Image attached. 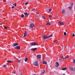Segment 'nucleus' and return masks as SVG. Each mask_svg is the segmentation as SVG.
<instances>
[{"mask_svg": "<svg viewBox=\"0 0 75 75\" xmlns=\"http://www.w3.org/2000/svg\"><path fill=\"white\" fill-rule=\"evenodd\" d=\"M73 63H74V64H75V59L73 60Z\"/></svg>", "mask_w": 75, "mask_h": 75, "instance_id": "f704fd0d", "label": "nucleus"}, {"mask_svg": "<svg viewBox=\"0 0 75 75\" xmlns=\"http://www.w3.org/2000/svg\"><path fill=\"white\" fill-rule=\"evenodd\" d=\"M44 17H42V18H44Z\"/></svg>", "mask_w": 75, "mask_h": 75, "instance_id": "de8ad7c7", "label": "nucleus"}, {"mask_svg": "<svg viewBox=\"0 0 75 75\" xmlns=\"http://www.w3.org/2000/svg\"><path fill=\"white\" fill-rule=\"evenodd\" d=\"M27 31H25L24 34V36H23V38H25V37L26 36H27Z\"/></svg>", "mask_w": 75, "mask_h": 75, "instance_id": "0eeeda50", "label": "nucleus"}, {"mask_svg": "<svg viewBox=\"0 0 75 75\" xmlns=\"http://www.w3.org/2000/svg\"><path fill=\"white\" fill-rule=\"evenodd\" d=\"M34 26V25L33 23H30V28H33Z\"/></svg>", "mask_w": 75, "mask_h": 75, "instance_id": "20e7f679", "label": "nucleus"}, {"mask_svg": "<svg viewBox=\"0 0 75 75\" xmlns=\"http://www.w3.org/2000/svg\"><path fill=\"white\" fill-rule=\"evenodd\" d=\"M6 62H8V63H11V62H13V61H11L10 60H7L6 61Z\"/></svg>", "mask_w": 75, "mask_h": 75, "instance_id": "2eb2a0df", "label": "nucleus"}, {"mask_svg": "<svg viewBox=\"0 0 75 75\" xmlns=\"http://www.w3.org/2000/svg\"><path fill=\"white\" fill-rule=\"evenodd\" d=\"M13 73L14 74H16V71H14V73Z\"/></svg>", "mask_w": 75, "mask_h": 75, "instance_id": "37998d69", "label": "nucleus"}, {"mask_svg": "<svg viewBox=\"0 0 75 75\" xmlns=\"http://www.w3.org/2000/svg\"><path fill=\"white\" fill-rule=\"evenodd\" d=\"M15 5L14 4H13V6H16V3H15Z\"/></svg>", "mask_w": 75, "mask_h": 75, "instance_id": "c9c22d12", "label": "nucleus"}, {"mask_svg": "<svg viewBox=\"0 0 75 75\" xmlns=\"http://www.w3.org/2000/svg\"><path fill=\"white\" fill-rule=\"evenodd\" d=\"M14 8V6H12V8Z\"/></svg>", "mask_w": 75, "mask_h": 75, "instance_id": "ea45409f", "label": "nucleus"}, {"mask_svg": "<svg viewBox=\"0 0 75 75\" xmlns=\"http://www.w3.org/2000/svg\"><path fill=\"white\" fill-rule=\"evenodd\" d=\"M37 45H38V44L35 42H32L30 44V45L32 46Z\"/></svg>", "mask_w": 75, "mask_h": 75, "instance_id": "f257e3e1", "label": "nucleus"}, {"mask_svg": "<svg viewBox=\"0 0 75 75\" xmlns=\"http://www.w3.org/2000/svg\"><path fill=\"white\" fill-rule=\"evenodd\" d=\"M4 28H5V29H7V27H4Z\"/></svg>", "mask_w": 75, "mask_h": 75, "instance_id": "58836bf2", "label": "nucleus"}, {"mask_svg": "<svg viewBox=\"0 0 75 75\" xmlns=\"http://www.w3.org/2000/svg\"><path fill=\"white\" fill-rule=\"evenodd\" d=\"M51 11H52V9L50 8L49 9V11H50V12H51Z\"/></svg>", "mask_w": 75, "mask_h": 75, "instance_id": "2f4dec72", "label": "nucleus"}, {"mask_svg": "<svg viewBox=\"0 0 75 75\" xmlns=\"http://www.w3.org/2000/svg\"><path fill=\"white\" fill-rule=\"evenodd\" d=\"M49 17L50 18H51V17H52V16L51 15H49Z\"/></svg>", "mask_w": 75, "mask_h": 75, "instance_id": "4be33fe9", "label": "nucleus"}, {"mask_svg": "<svg viewBox=\"0 0 75 75\" xmlns=\"http://www.w3.org/2000/svg\"><path fill=\"white\" fill-rule=\"evenodd\" d=\"M27 58H26L25 59V62H27Z\"/></svg>", "mask_w": 75, "mask_h": 75, "instance_id": "bb28decb", "label": "nucleus"}, {"mask_svg": "<svg viewBox=\"0 0 75 75\" xmlns=\"http://www.w3.org/2000/svg\"><path fill=\"white\" fill-rule=\"evenodd\" d=\"M20 46H16L14 47L15 50H20Z\"/></svg>", "mask_w": 75, "mask_h": 75, "instance_id": "423d86ee", "label": "nucleus"}, {"mask_svg": "<svg viewBox=\"0 0 75 75\" xmlns=\"http://www.w3.org/2000/svg\"><path fill=\"white\" fill-rule=\"evenodd\" d=\"M14 74V73L13 72L12 73V74Z\"/></svg>", "mask_w": 75, "mask_h": 75, "instance_id": "09e8293b", "label": "nucleus"}, {"mask_svg": "<svg viewBox=\"0 0 75 75\" xmlns=\"http://www.w3.org/2000/svg\"><path fill=\"white\" fill-rule=\"evenodd\" d=\"M28 4V2H26L25 4V5H27Z\"/></svg>", "mask_w": 75, "mask_h": 75, "instance_id": "7c9ffc66", "label": "nucleus"}, {"mask_svg": "<svg viewBox=\"0 0 75 75\" xmlns=\"http://www.w3.org/2000/svg\"><path fill=\"white\" fill-rule=\"evenodd\" d=\"M36 57L38 59H41V54H38L36 56Z\"/></svg>", "mask_w": 75, "mask_h": 75, "instance_id": "7ed1b4c3", "label": "nucleus"}, {"mask_svg": "<svg viewBox=\"0 0 75 75\" xmlns=\"http://www.w3.org/2000/svg\"><path fill=\"white\" fill-rule=\"evenodd\" d=\"M56 64L55 65V67L56 68H57L58 67H59V63L58 62H56Z\"/></svg>", "mask_w": 75, "mask_h": 75, "instance_id": "6e6552de", "label": "nucleus"}, {"mask_svg": "<svg viewBox=\"0 0 75 75\" xmlns=\"http://www.w3.org/2000/svg\"><path fill=\"white\" fill-rule=\"evenodd\" d=\"M3 67H7V65L6 64L4 65Z\"/></svg>", "mask_w": 75, "mask_h": 75, "instance_id": "cd10ccee", "label": "nucleus"}, {"mask_svg": "<svg viewBox=\"0 0 75 75\" xmlns=\"http://www.w3.org/2000/svg\"><path fill=\"white\" fill-rule=\"evenodd\" d=\"M59 23L60 24V25H64V23L63 22L61 21H59Z\"/></svg>", "mask_w": 75, "mask_h": 75, "instance_id": "9b49d317", "label": "nucleus"}, {"mask_svg": "<svg viewBox=\"0 0 75 75\" xmlns=\"http://www.w3.org/2000/svg\"><path fill=\"white\" fill-rule=\"evenodd\" d=\"M72 36H73V37H75V34H74V33H73V34Z\"/></svg>", "mask_w": 75, "mask_h": 75, "instance_id": "e433bc0d", "label": "nucleus"}, {"mask_svg": "<svg viewBox=\"0 0 75 75\" xmlns=\"http://www.w3.org/2000/svg\"><path fill=\"white\" fill-rule=\"evenodd\" d=\"M67 58H68V57H67V56H66L64 58H63V59H65Z\"/></svg>", "mask_w": 75, "mask_h": 75, "instance_id": "aec40b11", "label": "nucleus"}, {"mask_svg": "<svg viewBox=\"0 0 75 75\" xmlns=\"http://www.w3.org/2000/svg\"><path fill=\"white\" fill-rule=\"evenodd\" d=\"M43 64H47V62L45 61H43Z\"/></svg>", "mask_w": 75, "mask_h": 75, "instance_id": "f3484780", "label": "nucleus"}, {"mask_svg": "<svg viewBox=\"0 0 75 75\" xmlns=\"http://www.w3.org/2000/svg\"><path fill=\"white\" fill-rule=\"evenodd\" d=\"M74 4V2H72L71 3V7H72V6H73Z\"/></svg>", "mask_w": 75, "mask_h": 75, "instance_id": "473e14b6", "label": "nucleus"}, {"mask_svg": "<svg viewBox=\"0 0 75 75\" xmlns=\"http://www.w3.org/2000/svg\"><path fill=\"white\" fill-rule=\"evenodd\" d=\"M74 72H75V67H74Z\"/></svg>", "mask_w": 75, "mask_h": 75, "instance_id": "79ce46f5", "label": "nucleus"}, {"mask_svg": "<svg viewBox=\"0 0 75 75\" xmlns=\"http://www.w3.org/2000/svg\"><path fill=\"white\" fill-rule=\"evenodd\" d=\"M48 36L47 35H44L43 36V39L44 40H46L47 38H48Z\"/></svg>", "mask_w": 75, "mask_h": 75, "instance_id": "39448f33", "label": "nucleus"}, {"mask_svg": "<svg viewBox=\"0 0 75 75\" xmlns=\"http://www.w3.org/2000/svg\"><path fill=\"white\" fill-rule=\"evenodd\" d=\"M60 59H63V56H62L61 57H60Z\"/></svg>", "mask_w": 75, "mask_h": 75, "instance_id": "c756f323", "label": "nucleus"}, {"mask_svg": "<svg viewBox=\"0 0 75 75\" xmlns=\"http://www.w3.org/2000/svg\"><path fill=\"white\" fill-rule=\"evenodd\" d=\"M69 69L71 71H74V69L72 67H70L69 68Z\"/></svg>", "mask_w": 75, "mask_h": 75, "instance_id": "dca6fc26", "label": "nucleus"}, {"mask_svg": "<svg viewBox=\"0 0 75 75\" xmlns=\"http://www.w3.org/2000/svg\"><path fill=\"white\" fill-rule=\"evenodd\" d=\"M43 19H45V18L44 17L43 18Z\"/></svg>", "mask_w": 75, "mask_h": 75, "instance_id": "c03bdc74", "label": "nucleus"}, {"mask_svg": "<svg viewBox=\"0 0 75 75\" xmlns=\"http://www.w3.org/2000/svg\"><path fill=\"white\" fill-rule=\"evenodd\" d=\"M57 40H54L53 41V43H54V42H57Z\"/></svg>", "mask_w": 75, "mask_h": 75, "instance_id": "a878e982", "label": "nucleus"}, {"mask_svg": "<svg viewBox=\"0 0 75 75\" xmlns=\"http://www.w3.org/2000/svg\"><path fill=\"white\" fill-rule=\"evenodd\" d=\"M64 35H67V33L66 32H64Z\"/></svg>", "mask_w": 75, "mask_h": 75, "instance_id": "5701e85b", "label": "nucleus"}, {"mask_svg": "<svg viewBox=\"0 0 75 75\" xmlns=\"http://www.w3.org/2000/svg\"><path fill=\"white\" fill-rule=\"evenodd\" d=\"M45 70L43 69L42 70H41V74H43L44 72H45Z\"/></svg>", "mask_w": 75, "mask_h": 75, "instance_id": "1a4fd4ad", "label": "nucleus"}, {"mask_svg": "<svg viewBox=\"0 0 75 75\" xmlns=\"http://www.w3.org/2000/svg\"><path fill=\"white\" fill-rule=\"evenodd\" d=\"M2 23H0V25H2Z\"/></svg>", "mask_w": 75, "mask_h": 75, "instance_id": "49530a36", "label": "nucleus"}, {"mask_svg": "<svg viewBox=\"0 0 75 75\" xmlns=\"http://www.w3.org/2000/svg\"><path fill=\"white\" fill-rule=\"evenodd\" d=\"M9 8H10V7H9Z\"/></svg>", "mask_w": 75, "mask_h": 75, "instance_id": "3c124183", "label": "nucleus"}, {"mask_svg": "<svg viewBox=\"0 0 75 75\" xmlns=\"http://www.w3.org/2000/svg\"><path fill=\"white\" fill-rule=\"evenodd\" d=\"M18 45V44L17 43H14L13 44V47H15V46H17Z\"/></svg>", "mask_w": 75, "mask_h": 75, "instance_id": "f8f14e48", "label": "nucleus"}, {"mask_svg": "<svg viewBox=\"0 0 75 75\" xmlns=\"http://www.w3.org/2000/svg\"><path fill=\"white\" fill-rule=\"evenodd\" d=\"M37 48H35L31 49V50L32 51H35V50H37Z\"/></svg>", "mask_w": 75, "mask_h": 75, "instance_id": "ddd939ff", "label": "nucleus"}, {"mask_svg": "<svg viewBox=\"0 0 75 75\" xmlns=\"http://www.w3.org/2000/svg\"><path fill=\"white\" fill-rule=\"evenodd\" d=\"M52 37V35H50L48 36V38H50V37Z\"/></svg>", "mask_w": 75, "mask_h": 75, "instance_id": "b1692460", "label": "nucleus"}, {"mask_svg": "<svg viewBox=\"0 0 75 75\" xmlns=\"http://www.w3.org/2000/svg\"><path fill=\"white\" fill-rule=\"evenodd\" d=\"M24 14L25 15V16H25L26 17H27L28 16V15H29V14H28V13H24Z\"/></svg>", "mask_w": 75, "mask_h": 75, "instance_id": "9d476101", "label": "nucleus"}, {"mask_svg": "<svg viewBox=\"0 0 75 75\" xmlns=\"http://www.w3.org/2000/svg\"><path fill=\"white\" fill-rule=\"evenodd\" d=\"M67 69V67H65L63 69H61L62 70H63V71H65Z\"/></svg>", "mask_w": 75, "mask_h": 75, "instance_id": "a211bd4d", "label": "nucleus"}, {"mask_svg": "<svg viewBox=\"0 0 75 75\" xmlns=\"http://www.w3.org/2000/svg\"><path fill=\"white\" fill-rule=\"evenodd\" d=\"M22 73H21L20 74V75H22Z\"/></svg>", "mask_w": 75, "mask_h": 75, "instance_id": "a18cd8bd", "label": "nucleus"}, {"mask_svg": "<svg viewBox=\"0 0 75 75\" xmlns=\"http://www.w3.org/2000/svg\"><path fill=\"white\" fill-rule=\"evenodd\" d=\"M33 65H34V66H38V62L36 61L34 62L33 64Z\"/></svg>", "mask_w": 75, "mask_h": 75, "instance_id": "f03ea898", "label": "nucleus"}, {"mask_svg": "<svg viewBox=\"0 0 75 75\" xmlns=\"http://www.w3.org/2000/svg\"><path fill=\"white\" fill-rule=\"evenodd\" d=\"M63 75H65V74H63Z\"/></svg>", "mask_w": 75, "mask_h": 75, "instance_id": "8fccbe9b", "label": "nucleus"}, {"mask_svg": "<svg viewBox=\"0 0 75 75\" xmlns=\"http://www.w3.org/2000/svg\"><path fill=\"white\" fill-rule=\"evenodd\" d=\"M65 10L64 9H63L62 10V13H63V14H65Z\"/></svg>", "mask_w": 75, "mask_h": 75, "instance_id": "4468645a", "label": "nucleus"}, {"mask_svg": "<svg viewBox=\"0 0 75 75\" xmlns=\"http://www.w3.org/2000/svg\"><path fill=\"white\" fill-rule=\"evenodd\" d=\"M51 23H47L46 24V25H51Z\"/></svg>", "mask_w": 75, "mask_h": 75, "instance_id": "6ab92c4d", "label": "nucleus"}, {"mask_svg": "<svg viewBox=\"0 0 75 75\" xmlns=\"http://www.w3.org/2000/svg\"><path fill=\"white\" fill-rule=\"evenodd\" d=\"M34 9H35V8H34L32 9V11H34Z\"/></svg>", "mask_w": 75, "mask_h": 75, "instance_id": "4c0bfd02", "label": "nucleus"}, {"mask_svg": "<svg viewBox=\"0 0 75 75\" xmlns=\"http://www.w3.org/2000/svg\"><path fill=\"white\" fill-rule=\"evenodd\" d=\"M36 14H40V13H39L38 12H36Z\"/></svg>", "mask_w": 75, "mask_h": 75, "instance_id": "c85d7f7f", "label": "nucleus"}, {"mask_svg": "<svg viewBox=\"0 0 75 75\" xmlns=\"http://www.w3.org/2000/svg\"><path fill=\"white\" fill-rule=\"evenodd\" d=\"M44 11H45V12H47V10H44Z\"/></svg>", "mask_w": 75, "mask_h": 75, "instance_id": "a19ab883", "label": "nucleus"}, {"mask_svg": "<svg viewBox=\"0 0 75 75\" xmlns=\"http://www.w3.org/2000/svg\"><path fill=\"white\" fill-rule=\"evenodd\" d=\"M18 63H20V60H18Z\"/></svg>", "mask_w": 75, "mask_h": 75, "instance_id": "72a5a7b5", "label": "nucleus"}, {"mask_svg": "<svg viewBox=\"0 0 75 75\" xmlns=\"http://www.w3.org/2000/svg\"><path fill=\"white\" fill-rule=\"evenodd\" d=\"M21 17L22 18H23V17H24V15L23 14H22L21 15Z\"/></svg>", "mask_w": 75, "mask_h": 75, "instance_id": "412c9836", "label": "nucleus"}, {"mask_svg": "<svg viewBox=\"0 0 75 75\" xmlns=\"http://www.w3.org/2000/svg\"><path fill=\"white\" fill-rule=\"evenodd\" d=\"M71 8H72L71 7L69 6V10H71Z\"/></svg>", "mask_w": 75, "mask_h": 75, "instance_id": "393cba45", "label": "nucleus"}]
</instances>
